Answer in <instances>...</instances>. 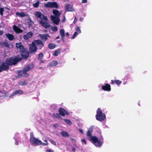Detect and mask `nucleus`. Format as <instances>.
<instances>
[{
    "label": "nucleus",
    "instance_id": "1",
    "mask_svg": "<svg viewBox=\"0 0 152 152\" xmlns=\"http://www.w3.org/2000/svg\"><path fill=\"white\" fill-rule=\"evenodd\" d=\"M93 132L92 129L88 130L87 132V135L88 137H91V139L92 141V143L96 147H100L102 144V142L99 140L98 138L95 136H92V132Z\"/></svg>",
    "mask_w": 152,
    "mask_h": 152
},
{
    "label": "nucleus",
    "instance_id": "2",
    "mask_svg": "<svg viewBox=\"0 0 152 152\" xmlns=\"http://www.w3.org/2000/svg\"><path fill=\"white\" fill-rule=\"evenodd\" d=\"M19 55H17L14 58H8L6 60L5 62L8 65H15L22 59V58L19 57Z\"/></svg>",
    "mask_w": 152,
    "mask_h": 152
},
{
    "label": "nucleus",
    "instance_id": "3",
    "mask_svg": "<svg viewBox=\"0 0 152 152\" xmlns=\"http://www.w3.org/2000/svg\"><path fill=\"white\" fill-rule=\"evenodd\" d=\"M96 119L100 121H102L106 118V115L104 113H103L100 108H98L96 111Z\"/></svg>",
    "mask_w": 152,
    "mask_h": 152
},
{
    "label": "nucleus",
    "instance_id": "4",
    "mask_svg": "<svg viewBox=\"0 0 152 152\" xmlns=\"http://www.w3.org/2000/svg\"><path fill=\"white\" fill-rule=\"evenodd\" d=\"M30 142L34 145H38L42 143V141L39 140L35 137L33 135L31 136L30 139Z\"/></svg>",
    "mask_w": 152,
    "mask_h": 152
},
{
    "label": "nucleus",
    "instance_id": "5",
    "mask_svg": "<svg viewBox=\"0 0 152 152\" xmlns=\"http://www.w3.org/2000/svg\"><path fill=\"white\" fill-rule=\"evenodd\" d=\"M44 5L47 8H58V5L56 2H49L45 4Z\"/></svg>",
    "mask_w": 152,
    "mask_h": 152
},
{
    "label": "nucleus",
    "instance_id": "6",
    "mask_svg": "<svg viewBox=\"0 0 152 152\" xmlns=\"http://www.w3.org/2000/svg\"><path fill=\"white\" fill-rule=\"evenodd\" d=\"M34 14L37 18H39L41 20L42 19L45 21L48 20L47 17L46 16H45L44 14H42L40 12L36 11L34 12Z\"/></svg>",
    "mask_w": 152,
    "mask_h": 152
},
{
    "label": "nucleus",
    "instance_id": "7",
    "mask_svg": "<svg viewBox=\"0 0 152 152\" xmlns=\"http://www.w3.org/2000/svg\"><path fill=\"white\" fill-rule=\"evenodd\" d=\"M16 49L20 53L25 49L24 46L23 45L21 42L16 43L15 44Z\"/></svg>",
    "mask_w": 152,
    "mask_h": 152
},
{
    "label": "nucleus",
    "instance_id": "8",
    "mask_svg": "<svg viewBox=\"0 0 152 152\" xmlns=\"http://www.w3.org/2000/svg\"><path fill=\"white\" fill-rule=\"evenodd\" d=\"M34 64L32 63L29 64H27L23 68L24 72L26 73L27 72L32 69L34 68Z\"/></svg>",
    "mask_w": 152,
    "mask_h": 152
},
{
    "label": "nucleus",
    "instance_id": "9",
    "mask_svg": "<svg viewBox=\"0 0 152 152\" xmlns=\"http://www.w3.org/2000/svg\"><path fill=\"white\" fill-rule=\"evenodd\" d=\"M58 112L60 115L62 116H64L66 115H69V113L64 108L60 107L58 109Z\"/></svg>",
    "mask_w": 152,
    "mask_h": 152
},
{
    "label": "nucleus",
    "instance_id": "10",
    "mask_svg": "<svg viewBox=\"0 0 152 152\" xmlns=\"http://www.w3.org/2000/svg\"><path fill=\"white\" fill-rule=\"evenodd\" d=\"M20 54L23 59H27L29 57V53L26 49L20 53Z\"/></svg>",
    "mask_w": 152,
    "mask_h": 152
},
{
    "label": "nucleus",
    "instance_id": "11",
    "mask_svg": "<svg viewBox=\"0 0 152 152\" xmlns=\"http://www.w3.org/2000/svg\"><path fill=\"white\" fill-rule=\"evenodd\" d=\"M47 21H44L43 19H42L39 21L40 24L43 27L47 29L49 28L50 27V25L49 23L47 22Z\"/></svg>",
    "mask_w": 152,
    "mask_h": 152
},
{
    "label": "nucleus",
    "instance_id": "12",
    "mask_svg": "<svg viewBox=\"0 0 152 152\" xmlns=\"http://www.w3.org/2000/svg\"><path fill=\"white\" fill-rule=\"evenodd\" d=\"M29 48L30 50L32 53L36 52L37 50V48L36 44L34 42H33L31 44L29 45Z\"/></svg>",
    "mask_w": 152,
    "mask_h": 152
},
{
    "label": "nucleus",
    "instance_id": "13",
    "mask_svg": "<svg viewBox=\"0 0 152 152\" xmlns=\"http://www.w3.org/2000/svg\"><path fill=\"white\" fill-rule=\"evenodd\" d=\"M51 20L53 23L56 25H58L60 21V19L58 17L51 15L50 16Z\"/></svg>",
    "mask_w": 152,
    "mask_h": 152
},
{
    "label": "nucleus",
    "instance_id": "14",
    "mask_svg": "<svg viewBox=\"0 0 152 152\" xmlns=\"http://www.w3.org/2000/svg\"><path fill=\"white\" fill-rule=\"evenodd\" d=\"M36 45L38 47L39 49L41 50L42 48L44 46V44L43 42L40 40L37 39L35 40Z\"/></svg>",
    "mask_w": 152,
    "mask_h": 152
},
{
    "label": "nucleus",
    "instance_id": "15",
    "mask_svg": "<svg viewBox=\"0 0 152 152\" xmlns=\"http://www.w3.org/2000/svg\"><path fill=\"white\" fill-rule=\"evenodd\" d=\"M65 11L67 12L74 11L75 10L72 6L69 4H66L65 5Z\"/></svg>",
    "mask_w": 152,
    "mask_h": 152
},
{
    "label": "nucleus",
    "instance_id": "16",
    "mask_svg": "<svg viewBox=\"0 0 152 152\" xmlns=\"http://www.w3.org/2000/svg\"><path fill=\"white\" fill-rule=\"evenodd\" d=\"M23 94V91L21 90H17L13 92L12 94L10 96V97H12L13 96L15 95H21Z\"/></svg>",
    "mask_w": 152,
    "mask_h": 152
},
{
    "label": "nucleus",
    "instance_id": "17",
    "mask_svg": "<svg viewBox=\"0 0 152 152\" xmlns=\"http://www.w3.org/2000/svg\"><path fill=\"white\" fill-rule=\"evenodd\" d=\"M102 89L105 91H110L111 88L110 84L107 83H104V85L102 86Z\"/></svg>",
    "mask_w": 152,
    "mask_h": 152
},
{
    "label": "nucleus",
    "instance_id": "18",
    "mask_svg": "<svg viewBox=\"0 0 152 152\" xmlns=\"http://www.w3.org/2000/svg\"><path fill=\"white\" fill-rule=\"evenodd\" d=\"M13 28L14 31L17 34L20 33L23 31L22 29L15 25L13 26Z\"/></svg>",
    "mask_w": 152,
    "mask_h": 152
},
{
    "label": "nucleus",
    "instance_id": "19",
    "mask_svg": "<svg viewBox=\"0 0 152 152\" xmlns=\"http://www.w3.org/2000/svg\"><path fill=\"white\" fill-rule=\"evenodd\" d=\"M1 68L2 72L3 71L6 70L8 69L9 68V66L5 62V63H3L2 64Z\"/></svg>",
    "mask_w": 152,
    "mask_h": 152
},
{
    "label": "nucleus",
    "instance_id": "20",
    "mask_svg": "<svg viewBox=\"0 0 152 152\" xmlns=\"http://www.w3.org/2000/svg\"><path fill=\"white\" fill-rule=\"evenodd\" d=\"M39 37H40L42 40H44L45 41L48 40V37H50V36L48 34H39Z\"/></svg>",
    "mask_w": 152,
    "mask_h": 152
},
{
    "label": "nucleus",
    "instance_id": "21",
    "mask_svg": "<svg viewBox=\"0 0 152 152\" xmlns=\"http://www.w3.org/2000/svg\"><path fill=\"white\" fill-rule=\"evenodd\" d=\"M60 34L63 42H64L65 39L64 37L65 36L64 30V29H61L60 31Z\"/></svg>",
    "mask_w": 152,
    "mask_h": 152
},
{
    "label": "nucleus",
    "instance_id": "22",
    "mask_svg": "<svg viewBox=\"0 0 152 152\" xmlns=\"http://www.w3.org/2000/svg\"><path fill=\"white\" fill-rule=\"evenodd\" d=\"M15 14L17 16H19L20 17H23L27 16V14L23 12H16Z\"/></svg>",
    "mask_w": 152,
    "mask_h": 152
},
{
    "label": "nucleus",
    "instance_id": "23",
    "mask_svg": "<svg viewBox=\"0 0 152 152\" xmlns=\"http://www.w3.org/2000/svg\"><path fill=\"white\" fill-rule=\"evenodd\" d=\"M18 75L19 76H21L23 74H26V76H24V77H27L29 76V75L28 74H26V73H24V69H23V71L20 70L18 72Z\"/></svg>",
    "mask_w": 152,
    "mask_h": 152
},
{
    "label": "nucleus",
    "instance_id": "24",
    "mask_svg": "<svg viewBox=\"0 0 152 152\" xmlns=\"http://www.w3.org/2000/svg\"><path fill=\"white\" fill-rule=\"evenodd\" d=\"M122 83V81L119 80H111V84L114 85V84H117L118 85L121 84Z\"/></svg>",
    "mask_w": 152,
    "mask_h": 152
},
{
    "label": "nucleus",
    "instance_id": "25",
    "mask_svg": "<svg viewBox=\"0 0 152 152\" xmlns=\"http://www.w3.org/2000/svg\"><path fill=\"white\" fill-rule=\"evenodd\" d=\"M0 45L2 47H6L7 48L9 47V44L6 42H0Z\"/></svg>",
    "mask_w": 152,
    "mask_h": 152
},
{
    "label": "nucleus",
    "instance_id": "26",
    "mask_svg": "<svg viewBox=\"0 0 152 152\" xmlns=\"http://www.w3.org/2000/svg\"><path fill=\"white\" fill-rule=\"evenodd\" d=\"M6 36L9 40L12 41L14 39V36L12 34L8 33L6 34Z\"/></svg>",
    "mask_w": 152,
    "mask_h": 152
},
{
    "label": "nucleus",
    "instance_id": "27",
    "mask_svg": "<svg viewBox=\"0 0 152 152\" xmlns=\"http://www.w3.org/2000/svg\"><path fill=\"white\" fill-rule=\"evenodd\" d=\"M58 64L57 61H53L49 63V65L50 67H53L56 66Z\"/></svg>",
    "mask_w": 152,
    "mask_h": 152
},
{
    "label": "nucleus",
    "instance_id": "28",
    "mask_svg": "<svg viewBox=\"0 0 152 152\" xmlns=\"http://www.w3.org/2000/svg\"><path fill=\"white\" fill-rule=\"evenodd\" d=\"M53 13L56 16L59 17L60 15V14L58 10H53Z\"/></svg>",
    "mask_w": 152,
    "mask_h": 152
},
{
    "label": "nucleus",
    "instance_id": "29",
    "mask_svg": "<svg viewBox=\"0 0 152 152\" xmlns=\"http://www.w3.org/2000/svg\"><path fill=\"white\" fill-rule=\"evenodd\" d=\"M61 51V49H58L54 52L53 53V55L57 56L60 54Z\"/></svg>",
    "mask_w": 152,
    "mask_h": 152
},
{
    "label": "nucleus",
    "instance_id": "30",
    "mask_svg": "<svg viewBox=\"0 0 152 152\" xmlns=\"http://www.w3.org/2000/svg\"><path fill=\"white\" fill-rule=\"evenodd\" d=\"M48 47L50 49H53L56 47V45L53 43H50L48 45Z\"/></svg>",
    "mask_w": 152,
    "mask_h": 152
},
{
    "label": "nucleus",
    "instance_id": "31",
    "mask_svg": "<svg viewBox=\"0 0 152 152\" xmlns=\"http://www.w3.org/2000/svg\"><path fill=\"white\" fill-rule=\"evenodd\" d=\"M61 134L62 136L64 137H67L69 136L68 133L65 131H62L61 132Z\"/></svg>",
    "mask_w": 152,
    "mask_h": 152
},
{
    "label": "nucleus",
    "instance_id": "32",
    "mask_svg": "<svg viewBox=\"0 0 152 152\" xmlns=\"http://www.w3.org/2000/svg\"><path fill=\"white\" fill-rule=\"evenodd\" d=\"M27 84V82L26 81H20L18 83V84L21 86L26 85Z\"/></svg>",
    "mask_w": 152,
    "mask_h": 152
},
{
    "label": "nucleus",
    "instance_id": "33",
    "mask_svg": "<svg viewBox=\"0 0 152 152\" xmlns=\"http://www.w3.org/2000/svg\"><path fill=\"white\" fill-rule=\"evenodd\" d=\"M27 23L28 27L29 28H31L33 24L34 23V22L30 19L29 21Z\"/></svg>",
    "mask_w": 152,
    "mask_h": 152
},
{
    "label": "nucleus",
    "instance_id": "34",
    "mask_svg": "<svg viewBox=\"0 0 152 152\" xmlns=\"http://www.w3.org/2000/svg\"><path fill=\"white\" fill-rule=\"evenodd\" d=\"M39 1H37L33 5V6L35 8H37L39 7Z\"/></svg>",
    "mask_w": 152,
    "mask_h": 152
},
{
    "label": "nucleus",
    "instance_id": "35",
    "mask_svg": "<svg viewBox=\"0 0 152 152\" xmlns=\"http://www.w3.org/2000/svg\"><path fill=\"white\" fill-rule=\"evenodd\" d=\"M60 114H59V113H54L53 114V116L54 117H55L57 118H60V119H61V118L60 116Z\"/></svg>",
    "mask_w": 152,
    "mask_h": 152
},
{
    "label": "nucleus",
    "instance_id": "36",
    "mask_svg": "<svg viewBox=\"0 0 152 152\" xmlns=\"http://www.w3.org/2000/svg\"><path fill=\"white\" fill-rule=\"evenodd\" d=\"M63 120L66 123L68 124L69 125L71 124L72 122L70 120L65 119H64Z\"/></svg>",
    "mask_w": 152,
    "mask_h": 152
},
{
    "label": "nucleus",
    "instance_id": "37",
    "mask_svg": "<svg viewBox=\"0 0 152 152\" xmlns=\"http://www.w3.org/2000/svg\"><path fill=\"white\" fill-rule=\"evenodd\" d=\"M27 34L30 38L33 35V33L31 31H29Z\"/></svg>",
    "mask_w": 152,
    "mask_h": 152
},
{
    "label": "nucleus",
    "instance_id": "38",
    "mask_svg": "<svg viewBox=\"0 0 152 152\" xmlns=\"http://www.w3.org/2000/svg\"><path fill=\"white\" fill-rule=\"evenodd\" d=\"M4 11V8L3 7H0V14L1 16L3 15V12Z\"/></svg>",
    "mask_w": 152,
    "mask_h": 152
},
{
    "label": "nucleus",
    "instance_id": "39",
    "mask_svg": "<svg viewBox=\"0 0 152 152\" xmlns=\"http://www.w3.org/2000/svg\"><path fill=\"white\" fill-rule=\"evenodd\" d=\"M43 57V55L42 53H40L38 54V58L37 59L40 58H42Z\"/></svg>",
    "mask_w": 152,
    "mask_h": 152
},
{
    "label": "nucleus",
    "instance_id": "40",
    "mask_svg": "<svg viewBox=\"0 0 152 152\" xmlns=\"http://www.w3.org/2000/svg\"><path fill=\"white\" fill-rule=\"evenodd\" d=\"M78 33L77 31H75L74 32L72 37V39H73L75 38L76 36L78 35Z\"/></svg>",
    "mask_w": 152,
    "mask_h": 152
},
{
    "label": "nucleus",
    "instance_id": "41",
    "mask_svg": "<svg viewBox=\"0 0 152 152\" xmlns=\"http://www.w3.org/2000/svg\"><path fill=\"white\" fill-rule=\"evenodd\" d=\"M49 141L50 142L53 144L54 145L56 146V144L55 141H53L52 139H50Z\"/></svg>",
    "mask_w": 152,
    "mask_h": 152
},
{
    "label": "nucleus",
    "instance_id": "42",
    "mask_svg": "<svg viewBox=\"0 0 152 152\" xmlns=\"http://www.w3.org/2000/svg\"><path fill=\"white\" fill-rule=\"evenodd\" d=\"M77 32H78V33H81V31L80 29V27L78 26L76 27V29Z\"/></svg>",
    "mask_w": 152,
    "mask_h": 152
},
{
    "label": "nucleus",
    "instance_id": "43",
    "mask_svg": "<svg viewBox=\"0 0 152 152\" xmlns=\"http://www.w3.org/2000/svg\"><path fill=\"white\" fill-rule=\"evenodd\" d=\"M23 38L27 40L28 39L30 38L29 37H28V36L26 34L25 35H24L23 36Z\"/></svg>",
    "mask_w": 152,
    "mask_h": 152
},
{
    "label": "nucleus",
    "instance_id": "44",
    "mask_svg": "<svg viewBox=\"0 0 152 152\" xmlns=\"http://www.w3.org/2000/svg\"><path fill=\"white\" fill-rule=\"evenodd\" d=\"M52 30L54 31H57V28L56 26H54Z\"/></svg>",
    "mask_w": 152,
    "mask_h": 152
},
{
    "label": "nucleus",
    "instance_id": "45",
    "mask_svg": "<svg viewBox=\"0 0 152 152\" xmlns=\"http://www.w3.org/2000/svg\"><path fill=\"white\" fill-rule=\"evenodd\" d=\"M42 58H40L37 59L39 61L40 63H44V61L42 60Z\"/></svg>",
    "mask_w": 152,
    "mask_h": 152
},
{
    "label": "nucleus",
    "instance_id": "46",
    "mask_svg": "<svg viewBox=\"0 0 152 152\" xmlns=\"http://www.w3.org/2000/svg\"><path fill=\"white\" fill-rule=\"evenodd\" d=\"M81 141L82 142L84 143L85 145L86 144L87 142L86 141L85 139H83L81 140Z\"/></svg>",
    "mask_w": 152,
    "mask_h": 152
},
{
    "label": "nucleus",
    "instance_id": "47",
    "mask_svg": "<svg viewBox=\"0 0 152 152\" xmlns=\"http://www.w3.org/2000/svg\"><path fill=\"white\" fill-rule=\"evenodd\" d=\"M41 145H43V146L47 145H48V142H47V143H44V142L42 143H42H41Z\"/></svg>",
    "mask_w": 152,
    "mask_h": 152
},
{
    "label": "nucleus",
    "instance_id": "48",
    "mask_svg": "<svg viewBox=\"0 0 152 152\" xmlns=\"http://www.w3.org/2000/svg\"><path fill=\"white\" fill-rule=\"evenodd\" d=\"M46 152H53L52 149H48L46 150Z\"/></svg>",
    "mask_w": 152,
    "mask_h": 152
},
{
    "label": "nucleus",
    "instance_id": "49",
    "mask_svg": "<svg viewBox=\"0 0 152 152\" xmlns=\"http://www.w3.org/2000/svg\"><path fill=\"white\" fill-rule=\"evenodd\" d=\"M87 0H82V3H86L87 2Z\"/></svg>",
    "mask_w": 152,
    "mask_h": 152
},
{
    "label": "nucleus",
    "instance_id": "50",
    "mask_svg": "<svg viewBox=\"0 0 152 152\" xmlns=\"http://www.w3.org/2000/svg\"><path fill=\"white\" fill-rule=\"evenodd\" d=\"M77 18L76 17H75V19H74V21L73 22L74 23L76 22H77Z\"/></svg>",
    "mask_w": 152,
    "mask_h": 152
},
{
    "label": "nucleus",
    "instance_id": "51",
    "mask_svg": "<svg viewBox=\"0 0 152 152\" xmlns=\"http://www.w3.org/2000/svg\"><path fill=\"white\" fill-rule=\"evenodd\" d=\"M79 131L80 132L82 133L83 134V130L82 129H79Z\"/></svg>",
    "mask_w": 152,
    "mask_h": 152
},
{
    "label": "nucleus",
    "instance_id": "52",
    "mask_svg": "<svg viewBox=\"0 0 152 152\" xmlns=\"http://www.w3.org/2000/svg\"><path fill=\"white\" fill-rule=\"evenodd\" d=\"M3 34V31H0V36L1 35Z\"/></svg>",
    "mask_w": 152,
    "mask_h": 152
},
{
    "label": "nucleus",
    "instance_id": "53",
    "mask_svg": "<svg viewBox=\"0 0 152 152\" xmlns=\"http://www.w3.org/2000/svg\"><path fill=\"white\" fill-rule=\"evenodd\" d=\"M65 35L67 37H69V34L68 32H66L65 34Z\"/></svg>",
    "mask_w": 152,
    "mask_h": 152
},
{
    "label": "nucleus",
    "instance_id": "54",
    "mask_svg": "<svg viewBox=\"0 0 152 152\" xmlns=\"http://www.w3.org/2000/svg\"><path fill=\"white\" fill-rule=\"evenodd\" d=\"M58 125V124H55L53 125V126L55 127H56Z\"/></svg>",
    "mask_w": 152,
    "mask_h": 152
},
{
    "label": "nucleus",
    "instance_id": "55",
    "mask_svg": "<svg viewBox=\"0 0 152 152\" xmlns=\"http://www.w3.org/2000/svg\"><path fill=\"white\" fill-rule=\"evenodd\" d=\"M72 151L74 152H75V147H73L72 149Z\"/></svg>",
    "mask_w": 152,
    "mask_h": 152
},
{
    "label": "nucleus",
    "instance_id": "56",
    "mask_svg": "<svg viewBox=\"0 0 152 152\" xmlns=\"http://www.w3.org/2000/svg\"><path fill=\"white\" fill-rule=\"evenodd\" d=\"M83 18L81 17L80 18L79 20L80 21H81L82 20H83Z\"/></svg>",
    "mask_w": 152,
    "mask_h": 152
},
{
    "label": "nucleus",
    "instance_id": "57",
    "mask_svg": "<svg viewBox=\"0 0 152 152\" xmlns=\"http://www.w3.org/2000/svg\"><path fill=\"white\" fill-rule=\"evenodd\" d=\"M65 17H64V19H63L62 20V21L63 22H64L65 21Z\"/></svg>",
    "mask_w": 152,
    "mask_h": 152
},
{
    "label": "nucleus",
    "instance_id": "58",
    "mask_svg": "<svg viewBox=\"0 0 152 152\" xmlns=\"http://www.w3.org/2000/svg\"><path fill=\"white\" fill-rule=\"evenodd\" d=\"M2 72V70L1 69V66L0 65V72Z\"/></svg>",
    "mask_w": 152,
    "mask_h": 152
},
{
    "label": "nucleus",
    "instance_id": "59",
    "mask_svg": "<svg viewBox=\"0 0 152 152\" xmlns=\"http://www.w3.org/2000/svg\"><path fill=\"white\" fill-rule=\"evenodd\" d=\"M60 38V37L59 36H58L56 38V39H59V38Z\"/></svg>",
    "mask_w": 152,
    "mask_h": 152
},
{
    "label": "nucleus",
    "instance_id": "60",
    "mask_svg": "<svg viewBox=\"0 0 152 152\" xmlns=\"http://www.w3.org/2000/svg\"><path fill=\"white\" fill-rule=\"evenodd\" d=\"M70 140H71V141H73V138H72V137H70Z\"/></svg>",
    "mask_w": 152,
    "mask_h": 152
},
{
    "label": "nucleus",
    "instance_id": "61",
    "mask_svg": "<svg viewBox=\"0 0 152 152\" xmlns=\"http://www.w3.org/2000/svg\"><path fill=\"white\" fill-rule=\"evenodd\" d=\"M44 142H45V143H47V142H48L47 140H44Z\"/></svg>",
    "mask_w": 152,
    "mask_h": 152
},
{
    "label": "nucleus",
    "instance_id": "62",
    "mask_svg": "<svg viewBox=\"0 0 152 152\" xmlns=\"http://www.w3.org/2000/svg\"><path fill=\"white\" fill-rule=\"evenodd\" d=\"M44 0L45 1H47L48 0Z\"/></svg>",
    "mask_w": 152,
    "mask_h": 152
}]
</instances>
